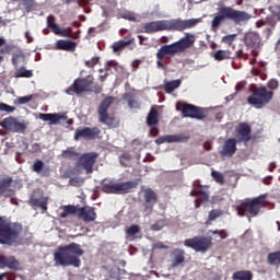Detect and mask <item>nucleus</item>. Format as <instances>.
I'll use <instances>...</instances> for the list:
<instances>
[{
    "instance_id": "nucleus-1",
    "label": "nucleus",
    "mask_w": 280,
    "mask_h": 280,
    "mask_svg": "<svg viewBox=\"0 0 280 280\" xmlns=\"http://www.w3.org/2000/svg\"><path fill=\"white\" fill-rule=\"evenodd\" d=\"M196 45V35L191 33H185L184 36L174 42L171 45H163L156 52V65L160 69H165V65L161 62V60H165V58H174V56H178V54H185L186 49H191Z\"/></svg>"
},
{
    "instance_id": "nucleus-2",
    "label": "nucleus",
    "mask_w": 280,
    "mask_h": 280,
    "mask_svg": "<svg viewBox=\"0 0 280 280\" xmlns=\"http://www.w3.org/2000/svg\"><path fill=\"white\" fill-rule=\"evenodd\" d=\"M200 23V19H190V20H161L148 22L143 25L145 34H154L156 32H185V30H191Z\"/></svg>"
},
{
    "instance_id": "nucleus-3",
    "label": "nucleus",
    "mask_w": 280,
    "mask_h": 280,
    "mask_svg": "<svg viewBox=\"0 0 280 280\" xmlns=\"http://www.w3.org/2000/svg\"><path fill=\"white\" fill-rule=\"evenodd\" d=\"M84 255V249L78 243H70L68 245L59 246L54 254V260L56 266H62L67 268L73 266V268H80L82 260L80 257Z\"/></svg>"
},
{
    "instance_id": "nucleus-4",
    "label": "nucleus",
    "mask_w": 280,
    "mask_h": 280,
    "mask_svg": "<svg viewBox=\"0 0 280 280\" xmlns=\"http://www.w3.org/2000/svg\"><path fill=\"white\" fill-rule=\"evenodd\" d=\"M223 21H232L235 25H244V23L250 21V14L228 5L219 7L217 15L211 21L212 32H218Z\"/></svg>"
},
{
    "instance_id": "nucleus-5",
    "label": "nucleus",
    "mask_w": 280,
    "mask_h": 280,
    "mask_svg": "<svg viewBox=\"0 0 280 280\" xmlns=\"http://www.w3.org/2000/svg\"><path fill=\"white\" fill-rule=\"evenodd\" d=\"M67 95H81V93H102V85L95 83L93 74L85 78H77L73 83L66 90Z\"/></svg>"
},
{
    "instance_id": "nucleus-6",
    "label": "nucleus",
    "mask_w": 280,
    "mask_h": 280,
    "mask_svg": "<svg viewBox=\"0 0 280 280\" xmlns=\"http://www.w3.org/2000/svg\"><path fill=\"white\" fill-rule=\"evenodd\" d=\"M266 205H268L266 202V195H260L253 199H245L236 207V212L241 218H257Z\"/></svg>"
},
{
    "instance_id": "nucleus-7",
    "label": "nucleus",
    "mask_w": 280,
    "mask_h": 280,
    "mask_svg": "<svg viewBox=\"0 0 280 280\" xmlns=\"http://www.w3.org/2000/svg\"><path fill=\"white\" fill-rule=\"evenodd\" d=\"M23 232V225L10 223L7 218L0 217V244L12 246Z\"/></svg>"
},
{
    "instance_id": "nucleus-8",
    "label": "nucleus",
    "mask_w": 280,
    "mask_h": 280,
    "mask_svg": "<svg viewBox=\"0 0 280 280\" xmlns=\"http://www.w3.org/2000/svg\"><path fill=\"white\" fill-rule=\"evenodd\" d=\"M275 92L268 91L266 86L255 88L252 95L247 97V104L254 106L255 108H264L266 104L270 103Z\"/></svg>"
},
{
    "instance_id": "nucleus-9",
    "label": "nucleus",
    "mask_w": 280,
    "mask_h": 280,
    "mask_svg": "<svg viewBox=\"0 0 280 280\" xmlns=\"http://www.w3.org/2000/svg\"><path fill=\"white\" fill-rule=\"evenodd\" d=\"M137 188V182H124V183H113L110 180L104 179L102 182V191L104 194H130L132 189Z\"/></svg>"
},
{
    "instance_id": "nucleus-10",
    "label": "nucleus",
    "mask_w": 280,
    "mask_h": 280,
    "mask_svg": "<svg viewBox=\"0 0 280 280\" xmlns=\"http://www.w3.org/2000/svg\"><path fill=\"white\" fill-rule=\"evenodd\" d=\"M184 246L196 253H207L213 246V238L211 236H194L185 240Z\"/></svg>"
},
{
    "instance_id": "nucleus-11",
    "label": "nucleus",
    "mask_w": 280,
    "mask_h": 280,
    "mask_svg": "<svg viewBox=\"0 0 280 280\" xmlns=\"http://www.w3.org/2000/svg\"><path fill=\"white\" fill-rule=\"evenodd\" d=\"M113 104V97L108 96L104 98L98 107L100 122L108 126L109 128H117L119 121L115 116L108 115V109Z\"/></svg>"
},
{
    "instance_id": "nucleus-12",
    "label": "nucleus",
    "mask_w": 280,
    "mask_h": 280,
    "mask_svg": "<svg viewBox=\"0 0 280 280\" xmlns=\"http://www.w3.org/2000/svg\"><path fill=\"white\" fill-rule=\"evenodd\" d=\"M183 117L202 120L208 117L209 112L202 107L185 103L182 109Z\"/></svg>"
},
{
    "instance_id": "nucleus-13",
    "label": "nucleus",
    "mask_w": 280,
    "mask_h": 280,
    "mask_svg": "<svg viewBox=\"0 0 280 280\" xmlns=\"http://www.w3.org/2000/svg\"><path fill=\"white\" fill-rule=\"evenodd\" d=\"M143 194V213L150 215L154 211V205L159 202V195L152 188H145L142 190Z\"/></svg>"
},
{
    "instance_id": "nucleus-14",
    "label": "nucleus",
    "mask_w": 280,
    "mask_h": 280,
    "mask_svg": "<svg viewBox=\"0 0 280 280\" xmlns=\"http://www.w3.org/2000/svg\"><path fill=\"white\" fill-rule=\"evenodd\" d=\"M100 156L96 152L84 153L79 158L78 166L85 171V174H93V166Z\"/></svg>"
},
{
    "instance_id": "nucleus-15",
    "label": "nucleus",
    "mask_w": 280,
    "mask_h": 280,
    "mask_svg": "<svg viewBox=\"0 0 280 280\" xmlns=\"http://www.w3.org/2000/svg\"><path fill=\"white\" fill-rule=\"evenodd\" d=\"M101 133L102 130H100L97 127L78 128L74 132V141H80V139L93 141V139H97Z\"/></svg>"
},
{
    "instance_id": "nucleus-16",
    "label": "nucleus",
    "mask_w": 280,
    "mask_h": 280,
    "mask_svg": "<svg viewBox=\"0 0 280 280\" xmlns=\"http://www.w3.org/2000/svg\"><path fill=\"white\" fill-rule=\"evenodd\" d=\"M1 127L9 132H20L23 133L27 130V125L25 122L19 121L16 118L9 116L1 121Z\"/></svg>"
},
{
    "instance_id": "nucleus-17",
    "label": "nucleus",
    "mask_w": 280,
    "mask_h": 280,
    "mask_svg": "<svg viewBox=\"0 0 280 280\" xmlns=\"http://www.w3.org/2000/svg\"><path fill=\"white\" fill-rule=\"evenodd\" d=\"M253 129L250 128V125L248 122H241L236 127V136L235 141L238 143H244V145H247L250 139H253Z\"/></svg>"
},
{
    "instance_id": "nucleus-18",
    "label": "nucleus",
    "mask_w": 280,
    "mask_h": 280,
    "mask_svg": "<svg viewBox=\"0 0 280 280\" xmlns=\"http://www.w3.org/2000/svg\"><path fill=\"white\" fill-rule=\"evenodd\" d=\"M187 141H189V136L185 133H179L160 137L155 140V143L156 145H161L163 143H187Z\"/></svg>"
},
{
    "instance_id": "nucleus-19",
    "label": "nucleus",
    "mask_w": 280,
    "mask_h": 280,
    "mask_svg": "<svg viewBox=\"0 0 280 280\" xmlns=\"http://www.w3.org/2000/svg\"><path fill=\"white\" fill-rule=\"evenodd\" d=\"M78 218L85 223L95 222L97 220V212H95V208L93 207H79Z\"/></svg>"
},
{
    "instance_id": "nucleus-20",
    "label": "nucleus",
    "mask_w": 280,
    "mask_h": 280,
    "mask_svg": "<svg viewBox=\"0 0 280 280\" xmlns=\"http://www.w3.org/2000/svg\"><path fill=\"white\" fill-rule=\"evenodd\" d=\"M237 143L238 141L235 140V138H230L225 140L222 150L220 151L221 156H226L228 159H231L235 152H237Z\"/></svg>"
},
{
    "instance_id": "nucleus-21",
    "label": "nucleus",
    "mask_w": 280,
    "mask_h": 280,
    "mask_svg": "<svg viewBox=\"0 0 280 280\" xmlns=\"http://www.w3.org/2000/svg\"><path fill=\"white\" fill-rule=\"evenodd\" d=\"M38 117L39 119H42V121H49V126H56L60 124L61 119H63V121H67V119H69L67 114H57V113H54V114L39 113Z\"/></svg>"
},
{
    "instance_id": "nucleus-22",
    "label": "nucleus",
    "mask_w": 280,
    "mask_h": 280,
    "mask_svg": "<svg viewBox=\"0 0 280 280\" xmlns=\"http://www.w3.org/2000/svg\"><path fill=\"white\" fill-rule=\"evenodd\" d=\"M245 45L249 49H259L261 45V36L258 35L257 32H248L245 37Z\"/></svg>"
},
{
    "instance_id": "nucleus-23",
    "label": "nucleus",
    "mask_w": 280,
    "mask_h": 280,
    "mask_svg": "<svg viewBox=\"0 0 280 280\" xmlns=\"http://www.w3.org/2000/svg\"><path fill=\"white\" fill-rule=\"evenodd\" d=\"M33 172L39 174L43 178H49L51 176V168H49V166H45L43 160H36L33 163Z\"/></svg>"
},
{
    "instance_id": "nucleus-24",
    "label": "nucleus",
    "mask_w": 280,
    "mask_h": 280,
    "mask_svg": "<svg viewBox=\"0 0 280 280\" xmlns=\"http://www.w3.org/2000/svg\"><path fill=\"white\" fill-rule=\"evenodd\" d=\"M0 268H9L10 270H19V260L14 256L0 255Z\"/></svg>"
},
{
    "instance_id": "nucleus-25",
    "label": "nucleus",
    "mask_w": 280,
    "mask_h": 280,
    "mask_svg": "<svg viewBox=\"0 0 280 280\" xmlns=\"http://www.w3.org/2000/svg\"><path fill=\"white\" fill-rule=\"evenodd\" d=\"M75 47H78V43L67 39H59L56 43V49L59 51H75Z\"/></svg>"
},
{
    "instance_id": "nucleus-26",
    "label": "nucleus",
    "mask_w": 280,
    "mask_h": 280,
    "mask_svg": "<svg viewBox=\"0 0 280 280\" xmlns=\"http://www.w3.org/2000/svg\"><path fill=\"white\" fill-rule=\"evenodd\" d=\"M12 65L15 69H19V67L26 65L25 62V52L21 49H16L12 52L11 58Z\"/></svg>"
},
{
    "instance_id": "nucleus-27",
    "label": "nucleus",
    "mask_w": 280,
    "mask_h": 280,
    "mask_svg": "<svg viewBox=\"0 0 280 280\" xmlns=\"http://www.w3.org/2000/svg\"><path fill=\"white\" fill-rule=\"evenodd\" d=\"M173 262L172 268H178V266H182V264H185V252L184 249H174L173 250Z\"/></svg>"
},
{
    "instance_id": "nucleus-28",
    "label": "nucleus",
    "mask_w": 280,
    "mask_h": 280,
    "mask_svg": "<svg viewBox=\"0 0 280 280\" xmlns=\"http://www.w3.org/2000/svg\"><path fill=\"white\" fill-rule=\"evenodd\" d=\"M62 212L59 214V218H68V215H75L78 217L79 210H80V206H72V205H68V206H63L61 207Z\"/></svg>"
},
{
    "instance_id": "nucleus-29",
    "label": "nucleus",
    "mask_w": 280,
    "mask_h": 280,
    "mask_svg": "<svg viewBox=\"0 0 280 280\" xmlns=\"http://www.w3.org/2000/svg\"><path fill=\"white\" fill-rule=\"evenodd\" d=\"M266 25L272 28L277 27V19H275V15H267L265 19L256 22V27H264Z\"/></svg>"
},
{
    "instance_id": "nucleus-30",
    "label": "nucleus",
    "mask_w": 280,
    "mask_h": 280,
    "mask_svg": "<svg viewBox=\"0 0 280 280\" xmlns=\"http://www.w3.org/2000/svg\"><path fill=\"white\" fill-rule=\"evenodd\" d=\"M148 126H159V110L152 107L147 116Z\"/></svg>"
},
{
    "instance_id": "nucleus-31",
    "label": "nucleus",
    "mask_w": 280,
    "mask_h": 280,
    "mask_svg": "<svg viewBox=\"0 0 280 280\" xmlns=\"http://www.w3.org/2000/svg\"><path fill=\"white\" fill-rule=\"evenodd\" d=\"M133 42H135V38H131V39H128V40L115 42L112 45V49H113L114 54H117L118 51H121L122 49H126V47H128V45H132Z\"/></svg>"
},
{
    "instance_id": "nucleus-32",
    "label": "nucleus",
    "mask_w": 280,
    "mask_h": 280,
    "mask_svg": "<svg viewBox=\"0 0 280 280\" xmlns=\"http://www.w3.org/2000/svg\"><path fill=\"white\" fill-rule=\"evenodd\" d=\"M214 60H218V62H222V60H232L233 54L231 50H217L213 54Z\"/></svg>"
},
{
    "instance_id": "nucleus-33",
    "label": "nucleus",
    "mask_w": 280,
    "mask_h": 280,
    "mask_svg": "<svg viewBox=\"0 0 280 280\" xmlns=\"http://www.w3.org/2000/svg\"><path fill=\"white\" fill-rule=\"evenodd\" d=\"M233 280H253V271L250 270H241L235 271L232 276Z\"/></svg>"
},
{
    "instance_id": "nucleus-34",
    "label": "nucleus",
    "mask_w": 280,
    "mask_h": 280,
    "mask_svg": "<svg viewBox=\"0 0 280 280\" xmlns=\"http://www.w3.org/2000/svg\"><path fill=\"white\" fill-rule=\"evenodd\" d=\"M269 266H280V250L271 252L267 255Z\"/></svg>"
},
{
    "instance_id": "nucleus-35",
    "label": "nucleus",
    "mask_w": 280,
    "mask_h": 280,
    "mask_svg": "<svg viewBox=\"0 0 280 280\" xmlns=\"http://www.w3.org/2000/svg\"><path fill=\"white\" fill-rule=\"evenodd\" d=\"M28 205H31V207H38L43 211H47V199H38L33 196L31 197Z\"/></svg>"
},
{
    "instance_id": "nucleus-36",
    "label": "nucleus",
    "mask_w": 280,
    "mask_h": 280,
    "mask_svg": "<svg viewBox=\"0 0 280 280\" xmlns=\"http://www.w3.org/2000/svg\"><path fill=\"white\" fill-rule=\"evenodd\" d=\"M202 202H209V195L203 190H201L199 196L195 199V209H200Z\"/></svg>"
},
{
    "instance_id": "nucleus-37",
    "label": "nucleus",
    "mask_w": 280,
    "mask_h": 280,
    "mask_svg": "<svg viewBox=\"0 0 280 280\" xmlns=\"http://www.w3.org/2000/svg\"><path fill=\"white\" fill-rule=\"evenodd\" d=\"M179 86L180 80L168 81L165 83L164 91L165 93H174Z\"/></svg>"
},
{
    "instance_id": "nucleus-38",
    "label": "nucleus",
    "mask_w": 280,
    "mask_h": 280,
    "mask_svg": "<svg viewBox=\"0 0 280 280\" xmlns=\"http://www.w3.org/2000/svg\"><path fill=\"white\" fill-rule=\"evenodd\" d=\"M34 72L32 70L25 69V67H21L15 70V78H33Z\"/></svg>"
},
{
    "instance_id": "nucleus-39",
    "label": "nucleus",
    "mask_w": 280,
    "mask_h": 280,
    "mask_svg": "<svg viewBox=\"0 0 280 280\" xmlns=\"http://www.w3.org/2000/svg\"><path fill=\"white\" fill-rule=\"evenodd\" d=\"M222 215H224V211H222L221 209L211 210L208 214L207 224H209V222H213V221L218 220V218H222Z\"/></svg>"
},
{
    "instance_id": "nucleus-40",
    "label": "nucleus",
    "mask_w": 280,
    "mask_h": 280,
    "mask_svg": "<svg viewBox=\"0 0 280 280\" xmlns=\"http://www.w3.org/2000/svg\"><path fill=\"white\" fill-rule=\"evenodd\" d=\"M235 40H237V34L225 35L221 39V42L224 43V45H229V47H231Z\"/></svg>"
},
{
    "instance_id": "nucleus-41",
    "label": "nucleus",
    "mask_w": 280,
    "mask_h": 280,
    "mask_svg": "<svg viewBox=\"0 0 280 280\" xmlns=\"http://www.w3.org/2000/svg\"><path fill=\"white\" fill-rule=\"evenodd\" d=\"M59 36H63V38H78V35L73 34V28H61V33Z\"/></svg>"
},
{
    "instance_id": "nucleus-42",
    "label": "nucleus",
    "mask_w": 280,
    "mask_h": 280,
    "mask_svg": "<svg viewBox=\"0 0 280 280\" xmlns=\"http://www.w3.org/2000/svg\"><path fill=\"white\" fill-rule=\"evenodd\" d=\"M211 176L215 180V183H218L219 185H224L225 180H224V175H222V173L212 171Z\"/></svg>"
},
{
    "instance_id": "nucleus-43",
    "label": "nucleus",
    "mask_w": 280,
    "mask_h": 280,
    "mask_svg": "<svg viewBox=\"0 0 280 280\" xmlns=\"http://www.w3.org/2000/svg\"><path fill=\"white\" fill-rule=\"evenodd\" d=\"M11 51H14V45H7L0 49V62H3V56H5V54H10Z\"/></svg>"
},
{
    "instance_id": "nucleus-44",
    "label": "nucleus",
    "mask_w": 280,
    "mask_h": 280,
    "mask_svg": "<svg viewBox=\"0 0 280 280\" xmlns=\"http://www.w3.org/2000/svg\"><path fill=\"white\" fill-rule=\"evenodd\" d=\"M61 156L63 159H75L77 156H80V154L73 150H65L62 151Z\"/></svg>"
},
{
    "instance_id": "nucleus-45",
    "label": "nucleus",
    "mask_w": 280,
    "mask_h": 280,
    "mask_svg": "<svg viewBox=\"0 0 280 280\" xmlns=\"http://www.w3.org/2000/svg\"><path fill=\"white\" fill-rule=\"evenodd\" d=\"M0 110L1 113H14L16 107L8 105L5 103H0Z\"/></svg>"
},
{
    "instance_id": "nucleus-46",
    "label": "nucleus",
    "mask_w": 280,
    "mask_h": 280,
    "mask_svg": "<svg viewBox=\"0 0 280 280\" xmlns=\"http://www.w3.org/2000/svg\"><path fill=\"white\" fill-rule=\"evenodd\" d=\"M139 231H140L139 225H131L126 230V233L127 235H129V237H132V235H137Z\"/></svg>"
},
{
    "instance_id": "nucleus-47",
    "label": "nucleus",
    "mask_w": 280,
    "mask_h": 280,
    "mask_svg": "<svg viewBox=\"0 0 280 280\" xmlns=\"http://www.w3.org/2000/svg\"><path fill=\"white\" fill-rule=\"evenodd\" d=\"M12 185V179L11 177H7L1 180L0 187L4 190L8 191V188Z\"/></svg>"
},
{
    "instance_id": "nucleus-48",
    "label": "nucleus",
    "mask_w": 280,
    "mask_h": 280,
    "mask_svg": "<svg viewBox=\"0 0 280 280\" xmlns=\"http://www.w3.org/2000/svg\"><path fill=\"white\" fill-rule=\"evenodd\" d=\"M97 62H100V57H92L90 60H86L84 65L89 67V69H93Z\"/></svg>"
},
{
    "instance_id": "nucleus-49",
    "label": "nucleus",
    "mask_w": 280,
    "mask_h": 280,
    "mask_svg": "<svg viewBox=\"0 0 280 280\" xmlns=\"http://www.w3.org/2000/svg\"><path fill=\"white\" fill-rule=\"evenodd\" d=\"M82 183H84V180H82V178H80V177H72L69 179V185L71 187H80V185H82Z\"/></svg>"
},
{
    "instance_id": "nucleus-50",
    "label": "nucleus",
    "mask_w": 280,
    "mask_h": 280,
    "mask_svg": "<svg viewBox=\"0 0 280 280\" xmlns=\"http://www.w3.org/2000/svg\"><path fill=\"white\" fill-rule=\"evenodd\" d=\"M210 233H212V235H219L221 240H226L229 237L226 230H213L210 231Z\"/></svg>"
},
{
    "instance_id": "nucleus-51",
    "label": "nucleus",
    "mask_w": 280,
    "mask_h": 280,
    "mask_svg": "<svg viewBox=\"0 0 280 280\" xmlns=\"http://www.w3.org/2000/svg\"><path fill=\"white\" fill-rule=\"evenodd\" d=\"M121 19H125L126 21L137 22V15H135V13L132 12L122 13Z\"/></svg>"
},
{
    "instance_id": "nucleus-52",
    "label": "nucleus",
    "mask_w": 280,
    "mask_h": 280,
    "mask_svg": "<svg viewBox=\"0 0 280 280\" xmlns=\"http://www.w3.org/2000/svg\"><path fill=\"white\" fill-rule=\"evenodd\" d=\"M117 67H119V63L115 60H109L106 62L105 65V71H110V69H117Z\"/></svg>"
},
{
    "instance_id": "nucleus-53",
    "label": "nucleus",
    "mask_w": 280,
    "mask_h": 280,
    "mask_svg": "<svg viewBox=\"0 0 280 280\" xmlns=\"http://www.w3.org/2000/svg\"><path fill=\"white\" fill-rule=\"evenodd\" d=\"M270 10L273 16H277L278 21H280V4L271 7Z\"/></svg>"
},
{
    "instance_id": "nucleus-54",
    "label": "nucleus",
    "mask_w": 280,
    "mask_h": 280,
    "mask_svg": "<svg viewBox=\"0 0 280 280\" xmlns=\"http://www.w3.org/2000/svg\"><path fill=\"white\" fill-rule=\"evenodd\" d=\"M46 23H47V27L50 30L51 27H54L56 25V16H54L51 14L48 15Z\"/></svg>"
},
{
    "instance_id": "nucleus-55",
    "label": "nucleus",
    "mask_w": 280,
    "mask_h": 280,
    "mask_svg": "<svg viewBox=\"0 0 280 280\" xmlns=\"http://www.w3.org/2000/svg\"><path fill=\"white\" fill-rule=\"evenodd\" d=\"M32 100H34V96H33V95L21 96V97L18 100V103H19V104H27L28 102H32Z\"/></svg>"
},
{
    "instance_id": "nucleus-56",
    "label": "nucleus",
    "mask_w": 280,
    "mask_h": 280,
    "mask_svg": "<svg viewBox=\"0 0 280 280\" xmlns=\"http://www.w3.org/2000/svg\"><path fill=\"white\" fill-rule=\"evenodd\" d=\"M268 89H271V91H275L276 89H279V81H277L276 79H271L268 84H267Z\"/></svg>"
},
{
    "instance_id": "nucleus-57",
    "label": "nucleus",
    "mask_w": 280,
    "mask_h": 280,
    "mask_svg": "<svg viewBox=\"0 0 280 280\" xmlns=\"http://www.w3.org/2000/svg\"><path fill=\"white\" fill-rule=\"evenodd\" d=\"M158 126L159 125L149 126V128H150V136L151 137H159L160 130H159Z\"/></svg>"
},
{
    "instance_id": "nucleus-58",
    "label": "nucleus",
    "mask_w": 280,
    "mask_h": 280,
    "mask_svg": "<svg viewBox=\"0 0 280 280\" xmlns=\"http://www.w3.org/2000/svg\"><path fill=\"white\" fill-rule=\"evenodd\" d=\"M128 106L129 108H139L140 105H139V102H137V100L130 97L128 98Z\"/></svg>"
},
{
    "instance_id": "nucleus-59",
    "label": "nucleus",
    "mask_w": 280,
    "mask_h": 280,
    "mask_svg": "<svg viewBox=\"0 0 280 280\" xmlns=\"http://www.w3.org/2000/svg\"><path fill=\"white\" fill-rule=\"evenodd\" d=\"M244 57V49L240 48L238 50H236L235 55L232 56V60L238 59L241 60V58Z\"/></svg>"
},
{
    "instance_id": "nucleus-60",
    "label": "nucleus",
    "mask_w": 280,
    "mask_h": 280,
    "mask_svg": "<svg viewBox=\"0 0 280 280\" xmlns=\"http://www.w3.org/2000/svg\"><path fill=\"white\" fill-rule=\"evenodd\" d=\"M51 32L56 34V36H60L62 28H60V26H58V24H55L51 28Z\"/></svg>"
},
{
    "instance_id": "nucleus-61",
    "label": "nucleus",
    "mask_w": 280,
    "mask_h": 280,
    "mask_svg": "<svg viewBox=\"0 0 280 280\" xmlns=\"http://www.w3.org/2000/svg\"><path fill=\"white\" fill-rule=\"evenodd\" d=\"M24 35L26 38V43H34V37H32L30 31H26Z\"/></svg>"
},
{
    "instance_id": "nucleus-62",
    "label": "nucleus",
    "mask_w": 280,
    "mask_h": 280,
    "mask_svg": "<svg viewBox=\"0 0 280 280\" xmlns=\"http://www.w3.org/2000/svg\"><path fill=\"white\" fill-rule=\"evenodd\" d=\"M130 159H132V155H130V153H122L120 155V161H130Z\"/></svg>"
},
{
    "instance_id": "nucleus-63",
    "label": "nucleus",
    "mask_w": 280,
    "mask_h": 280,
    "mask_svg": "<svg viewBox=\"0 0 280 280\" xmlns=\"http://www.w3.org/2000/svg\"><path fill=\"white\" fill-rule=\"evenodd\" d=\"M244 86H246L245 82H238L235 86V91H242V89H244Z\"/></svg>"
},
{
    "instance_id": "nucleus-64",
    "label": "nucleus",
    "mask_w": 280,
    "mask_h": 280,
    "mask_svg": "<svg viewBox=\"0 0 280 280\" xmlns=\"http://www.w3.org/2000/svg\"><path fill=\"white\" fill-rule=\"evenodd\" d=\"M202 190H197V189H192L191 191H190V196H192V197H199L200 196V192H201Z\"/></svg>"
}]
</instances>
